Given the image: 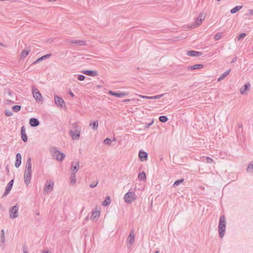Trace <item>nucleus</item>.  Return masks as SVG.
Masks as SVG:
<instances>
[{
    "label": "nucleus",
    "mask_w": 253,
    "mask_h": 253,
    "mask_svg": "<svg viewBox=\"0 0 253 253\" xmlns=\"http://www.w3.org/2000/svg\"><path fill=\"white\" fill-rule=\"evenodd\" d=\"M24 176V182L26 185H28L31 182L32 176V163L31 158H28L27 159Z\"/></svg>",
    "instance_id": "obj_1"
},
{
    "label": "nucleus",
    "mask_w": 253,
    "mask_h": 253,
    "mask_svg": "<svg viewBox=\"0 0 253 253\" xmlns=\"http://www.w3.org/2000/svg\"><path fill=\"white\" fill-rule=\"evenodd\" d=\"M72 126L73 130H70V135L73 140H78L80 138L82 126L76 123L73 124Z\"/></svg>",
    "instance_id": "obj_2"
},
{
    "label": "nucleus",
    "mask_w": 253,
    "mask_h": 253,
    "mask_svg": "<svg viewBox=\"0 0 253 253\" xmlns=\"http://www.w3.org/2000/svg\"><path fill=\"white\" fill-rule=\"evenodd\" d=\"M226 229L225 217L224 215L220 216L218 225V232L220 238H222L224 234Z\"/></svg>",
    "instance_id": "obj_3"
},
{
    "label": "nucleus",
    "mask_w": 253,
    "mask_h": 253,
    "mask_svg": "<svg viewBox=\"0 0 253 253\" xmlns=\"http://www.w3.org/2000/svg\"><path fill=\"white\" fill-rule=\"evenodd\" d=\"M51 153L53 158L59 162L62 161L65 157L64 153L58 151L55 147L51 150Z\"/></svg>",
    "instance_id": "obj_4"
},
{
    "label": "nucleus",
    "mask_w": 253,
    "mask_h": 253,
    "mask_svg": "<svg viewBox=\"0 0 253 253\" xmlns=\"http://www.w3.org/2000/svg\"><path fill=\"white\" fill-rule=\"evenodd\" d=\"M136 199V195L134 192L129 191L124 196V200L126 203H131Z\"/></svg>",
    "instance_id": "obj_5"
},
{
    "label": "nucleus",
    "mask_w": 253,
    "mask_h": 253,
    "mask_svg": "<svg viewBox=\"0 0 253 253\" xmlns=\"http://www.w3.org/2000/svg\"><path fill=\"white\" fill-rule=\"evenodd\" d=\"M32 93L33 97L37 102H40L42 101L43 99L42 95L39 90L36 87H32Z\"/></svg>",
    "instance_id": "obj_6"
},
{
    "label": "nucleus",
    "mask_w": 253,
    "mask_h": 253,
    "mask_svg": "<svg viewBox=\"0 0 253 253\" xmlns=\"http://www.w3.org/2000/svg\"><path fill=\"white\" fill-rule=\"evenodd\" d=\"M205 16L204 15V13H200L198 17L196 19L195 23L191 25L190 26V28H195L197 26L200 25L202 24L203 20L205 19Z\"/></svg>",
    "instance_id": "obj_7"
},
{
    "label": "nucleus",
    "mask_w": 253,
    "mask_h": 253,
    "mask_svg": "<svg viewBox=\"0 0 253 253\" xmlns=\"http://www.w3.org/2000/svg\"><path fill=\"white\" fill-rule=\"evenodd\" d=\"M19 209V206L18 205H16L12 207L9 210V216L12 219L18 217V211Z\"/></svg>",
    "instance_id": "obj_8"
},
{
    "label": "nucleus",
    "mask_w": 253,
    "mask_h": 253,
    "mask_svg": "<svg viewBox=\"0 0 253 253\" xmlns=\"http://www.w3.org/2000/svg\"><path fill=\"white\" fill-rule=\"evenodd\" d=\"M80 167V163L78 161H74L71 164V173L76 174Z\"/></svg>",
    "instance_id": "obj_9"
},
{
    "label": "nucleus",
    "mask_w": 253,
    "mask_h": 253,
    "mask_svg": "<svg viewBox=\"0 0 253 253\" xmlns=\"http://www.w3.org/2000/svg\"><path fill=\"white\" fill-rule=\"evenodd\" d=\"M54 101L57 106L61 107H62L63 105L65 104L64 100L61 97L57 95H54Z\"/></svg>",
    "instance_id": "obj_10"
},
{
    "label": "nucleus",
    "mask_w": 253,
    "mask_h": 253,
    "mask_svg": "<svg viewBox=\"0 0 253 253\" xmlns=\"http://www.w3.org/2000/svg\"><path fill=\"white\" fill-rule=\"evenodd\" d=\"M109 94L112 96L117 97H122L126 96L128 95L127 92H120V91L114 92V91H111V90L109 91Z\"/></svg>",
    "instance_id": "obj_11"
},
{
    "label": "nucleus",
    "mask_w": 253,
    "mask_h": 253,
    "mask_svg": "<svg viewBox=\"0 0 253 253\" xmlns=\"http://www.w3.org/2000/svg\"><path fill=\"white\" fill-rule=\"evenodd\" d=\"M14 183V179L11 180L5 188V192L3 194V196H6L7 194H8L12 189Z\"/></svg>",
    "instance_id": "obj_12"
},
{
    "label": "nucleus",
    "mask_w": 253,
    "mask_h": 253,
    "mask_svg": "<svg viewBox=\"0 0 253 253\" xmlns=\"http://www.w3.org/2000/svg\"><path fill=\"white\" fill-rule=\"evenodd\" d=\"M54 182L52 180L47 181L44 187V192H48V191H52L53 189Z\"/></svg>",
    "instance_id": "obj_13"
},
{
    "label": "nucleus",
    "mask_w": 253,
    "mask_h": 253,
    "mask_svg": "<svg viewBox=\"0 0 253 253\" xmlns=\"http://www.w3.org/2000/svg\"><path fill=\"white\" fill-rule=\"evenodd\" d=\"M29 124L32 127H37L40 125V121L36 118H32L29 120Z\"/></svg>",
    "instance_id": "obj_14"
},
{
    "label": "nucleus",
    "mask_w": 253,
    "mask_h": 253,
    "mask_svg": "<svg viewBox=\"0 0 253 253\" xmlns=\"http://www.w3.org/2000/svg\"><path fill=\"white\" fill-rule=\"evenodd\" d=\"M21 134L22 140L26 142L28 140V136L26 133V129L24 126H22L21 128Z\"/></svg>",
    "instance_id": "obj_15"
},
{
    "label": "nucleus",
    "mask_w": 253,
    "mask_h": 253,
    "mask_svg": "<svg viewBox=\"0 0 253 253\" xmlns=\"http://www.w3.org/2000/svg\"><path fill=\"white\" fill-rule=\"evenodd\" d=\"M127 245L131 246L134 242V234L133 233V231L132 230L127 238Z\"/></svg>",
    "instance_id": "obj_16"
},
{
    "label": "nucleus",
    "mask_w": 253,
    "mask_h": 253,
    "mask_svg": "<svg viewBox=\"0 0 253 253\" xmlns=\"http://www.w3.org/2000/svg\"><path fill=\"white\" fill-rule=\"evenodd\" d=\"M139 158L141 161H145L148 158V154L142 150H140L139 152Z\"/></svg>",
    "instance_id": "obj_17"
},
{
    "label": "nucleus",
    "mask_w": 253,
    "mask_h": 253,
    "mask_svg": "<svg viewBox=\"0 0 253 253\" xmlns=\"http://www.w3.org/2000/svg\"><path fill=\"white\" fill-rule=\"evenodd\" d=\"M187 55L192 57H197L202 55V53L201 52L195 50H189L187 51Z\"/></svg>",
    "instance_id": "obj_18"
},
{
    "label": "nucleus",
    "mask_w": 253,
    "mask_h": 253,
    "mask_svg": "<svg viewBox=\"0 0 253 253\" xmlns=\"http://www.w3.org/2000/svg\"><path fill=\"white\" fill-rule=\"evenodd\" d=\"M82 73L86 75L94 77L97 75V72L93 70H83L82 71Z\"/></svg>",
    "instance_id": "obj_19"
},
{
    "label": "nucleus",
    "mask_w": 253,
    "mask_h": 253,
    "mask_svg": "<svg viewBox=\"0 0 253 253\" xmlns=\"http://www.w3.org/2000/svg\"><path fill=\"white\" fill-rule=\"evenodd\" d=\"M21 155L19 153H18L16 155V162L15 163V166L16 168L20 167L21 164Z\"/></svg>",
    "instance_id": "obj_20"
},
{
    "label": "nucleus",
    "mask_w": 253,
    "mask_h": 253,
    "mask_svg": "<svg viewBox=\"0 0 253 253\" xmlns=\"http://www.w3.org/2000/svg\"><path fill=\"white\" fill-rule=\"evenodd\" d=\"M204 67V65L203 64H195L194 65L191 66H188L187 67V70H196V69H200L201 68H203Z\"/></svg>",
    "instance_id": "obj_21"
},
{
    "label": "nucleus",
    "mask_w": 253,
    "mask_h": 253,
    "mask_svg": "<svg viewBox=\"0 0 253 253\" xmlns=\"http://www.w3.org/2000/svg\"><path fill=\"white\" fill-rule=\"evenodd\" d=\"M0 240V246L2 247V249H4V244L5 243V235H4V231L3 229L1 230Z\"/></svg>",
    "instance_id": "obj_22"
},
{
    "label": "nucleus",
    "mask_w": 253,
    "mask_h": 253,
    "mask_svg": "<svg viewBox=\"0 0 253 253\" xmlns=\"http://www.w3.org/2000/svg\"><path fill=\"white\" fill-rule=\"evenodd\" d=\"M251 85L250 84V83H246L240 89V93L241 94H244L245 92L246 91V90H248L249 89V88L250 87Z\"/></svg>",
    "instance_id": "obj_23"
},
{
    "label": "nucleus",
    "mask_w": 253,
    "mask_h": 253,
    "mask_svg": "<svg viewBox=\"0 0 253 253\" xmlns=\"http://www.w3.org/2000/svg\"><path fill=\"white\" fill-rule=\"evenodd\" d=\"M51 56V54H45L44 55H43L42 56V57H41L40 58H39L38 59H37L36 61H35L32 64H36L38 63H39V62L44 60V59H45L46 58H48L49 57H50Z\"/></svg>",
    "instance_id": "obj_24"
},
{
    "label": "nucleus",
    "mask_w": 253,
    "mask_h": 253,
    "mask_svg": "<svg viewBox=\"0 0 253 253\" xmlns=\"http://www.w3.org/2000/svg\"><path fill=\"white\" fill-rule=\"evenodd\" d=\"M89 126L91 127L92 129H93L94 130H97V128H98V120L94 121H93V122H92L91 121L90 124H89Z\"/></svg>",
    "instance_id": "obj_25"
},
{
    "label": "nucleus",
    "mask_w": 253,
    "mask_h": 253,
    "mask_svg": "<svg viewBox=\"0 0 253 253\" xmlns=\"http://www.w3.org/2000/svg\"><path fill=\"white\" fill-rule=\"evenodd\" d=\"M100 215V212L98 211H94L92 212L91 216V219L92 220H96L97 219L98 217Z\"/></svg>",
    "instance_id": "obj_26"
},
{
    "label": "nucleus",
    "mask_w": 253,
    "mask_h": 253,
    "mask_svg": "<svg viewBox=\"0 0 253 253\" xmlns=\"http://www.w3.org/2000/svg\"><path fill=\"white\" fill-rule=\"evenodd\" d=\"M71 43L77 44L78 45H84L85 44L86 42L82 40H73L70 41Z\"/></svg>",
    "instance_id": "obj_27"
},
{
    "label": "nucleus",
    "mask_w": 253,
    "mask_h": 253,
    "mask_svg": "<svg viewBox=\"0 0 253 253\" xmlns=\"http://www.w3.org/2000/svg\"><path fill=\"white\" fill-rule=\"evenodd\" d=\"M111 200L109 196H107L104 201L102 202V206L104 207H106L109 205L111 204Z\"/></svg>",
    "instance_id": "obj_28"
},
{
    "label": "nucleus",
    "mask_w": 253,
    "mask_h": 253,
    "mask_svg": "<svg viewBox=\"0 0 253 253\" xmlns=\"http://www.w3.org/2000/svg\"><path fill=\"white\" fill-rule=\"evenodd\" d=\"M243 6L241 5H237L234 7L233 8L231 9L230 12L232 14H234L239 11L240 9L242 8Z\"/></svg>",
    "instance_id": "obj_29"
},
{
    "label": "nucleus",
    "mask_w": 253,
    "mask_h": 253,
    "mask_svg": "<svg viewBox=\"0 0 253 253\" xmlns=\"http://www.w3.org/2000/svg\"><path fill=\"white\" fill-rule=\"evenodd\" d=\"M231 70L229 69L225 71L217 80V81H220L224 79L227 75H228L230 72Z\"/></svg>",
    "instance_id": "obj_30"
},
{
    "label": "nucleus",
    "mask_w": 253,
    "mask_h": 253,
    "mask_svg": "<svg viewBox=\"0 0 253 253\" xmlns=\"http://www.w3.org/2000/svg\"><path fill=\"white\" fill-rule=\"evenodd\" d=\"M29 51L27 49H24L22 51V52L20 53V58H25L29 54Z\"/></svg>",
    "instance_id": "obj_31"
},
{
    "label": "nucleus",
    "mask_w": 253,
    "mask_h": 253,
    "mask_svg": "<svg viewBox=\"0 0 253 253\" xmlns=\"http://www.w3.org/2000/svg\"><path fill=\"white\" fill-rule=\"evenodd\" d=\"M138 178L140 180H144L146 179V174L144 171L139 173Z\"/></svg>",
    "instance_id": "obj_32"
},
{
    "label": "nucleus",
    "mask_w": 253,
    "mask_h": 253,
    "mask_svg": "<svg viewBox=\"0 0 253 253\" xmlns=\"http://www.w3.org/2000/svg\"><path fill=\"white\" fill-rule=\"evenodd\" d=\"M21 109V106L20 105H14L12 107V110L14 112H17L19 111Z\"/></svg>",
    "instance_id": "obj_33"
},
{
    "label": "nucleus",
    "mask_w": 253,
    "mask_h": 253,
    "mask_svg": "<svg viewBox=\"0 0 253 253\" xmlns=\"http://www.w3.org/2000/svg\"><path fill=\"white\" fill-rule=\"evenodd\" d=\"M159 120L162 123H166L168 121V118L166 116H161L159 117Z\"/></svg>",
    "instance_id": "obj_34"
},
{
    "label": "nucleus",
    "mask_w": 253,
    "mask_h": 253,
    "mask_svg": "<svg viewBox=\"0 0 253 253\" xmlns=\"http://www.w3.org/2000/svg\"><path fill=\"white\" fill-rule=\"evenodd\" d=\"M76 182V174L71 173V184H74Z\"/></svg>",
    "instance_id": "obj_35"
},
{
    "label": "nucleus",
    "mask_w": 253,
    "mask_h": 253,
    "mask_svg": "<svg viewBox=\"0 0 253 253\" xmlns=\"http://www.w3.org/2000/svg\"><path fill=\"white\" fill-rule=\"evenodd\" d=\"M252 170H253V161L249 164L247 168V171L248 172L251 171Z\"/></svg>",
    "instance_id": "obj_36"
},
{
    "label": "nucleus",
    "mask_w": 253,
    "mask_h": 253,
    "mask_svg": "<svg viewBox=\"0 0 253 253\" xmlns=\"http://www.w3.org/2000/svg\"><path fill=\"white\" fill-rule=\"evenodd\" d=\"M183 181H184V179L183 178L176 180L173 184V187H175V186L179 185L180 184L182 183L183 182Z\"/></svg>",
    "instance_id": "obj_37"
},
{
    "label": "nucleus",
    "mask_w": 253,
    "mask_h": 253,
    "mask_svg": "<svg viewBox=\"0 0 253 253\" xmlns=\"http://www.w3.org/2000/svg\"><path fill=\"white\" fill-rule=\"evenodd\" d=\"M139 101V100L138 99H126L124 100L123 101V102H127L132 101L133 102L137 103Z\"/></svg>",
    "instance_id": "obj_38"
},
{
    "label": "nucleus",
    "mask_w": 253,
    "mask_h": 253,
    "mask_svg": "<svg viewBox=\"0 0 253 253\" xmlns=\"http://www.w3.org/2000/svg\"><path fill=\"white\" fill-rule=\"evenodd\" d=\"M205 161L209 164L212 163L213 162V160L210 157H206Z\"/></svg>",
    "instance_id": "obj_39"
},
{
    "label": "nucleus",
    "mask_w": 253,
    "mask_h": 253,
    "mask_svg": "<svg viewBox=\"0 0 253 253\" xmlns=\"http://www.w3.org/2000/svg\"><path fill=\"white\" fill-rule=\"evenodd\" d=\"M5 115L7 117L11 116L13 114L12 112L8 109H6L4 112Z\"/></svg>",
    "instance_id": "obj_40"
},
{
    "label": "nucleus",
    "mask_w": 253,
    "mask_h": 253,
    "mask_svg": "<svg viewBox=\"0 0 253 253\" xmlns=\"http://www.w3.org/2000/svg\"><path fill=\"white\" fill-rule=\"evenodd\" d=\"M247 36L246 34V33H242L241 34H240L238 37H237V39H238V41H240V40H242L243 39H244L246 36Z\"/></svg>",
    "instance_id": "obj_41"
},
{
    "label": "nucleus",
    "mask_w": 253,
    "mask_h": 253,
    "mask_svg": "<svg viewBox=\"0 0 253 253\" xmlns=\"http://www.w3.org/2000/svg\"><path fill=\"white\" fill-rule=\"evenodd\" d=\"M103 142L105 144L109 145H110L111 144L112 141H111V140L110 138H107L105 139V140H104Z\"/></svg>",
    "instance_id": "obj_42"
},
{
    "label": "nucleus",
    "mask_w": 253,
    "mask_h": 253,
    "mask_svg": "<svg viewBox=\"0 0 253 253\" xmlns=\"http://www.w3.org/2000/svg\"><path fill=\"white\" fill-rule=\"evenodd\" d=\"M222 37V34L221 33H217L215 36H214V39L215 40H219V39H221V38Z\"/></svg>",
    "instance_id": "obj_43"
},
{
    "label": "nucleus",
    "mask_w": 253,
    "mask_h": 253,
    "mask_svg": "<svg viewBox=\"0 0 253 253\" xmlns=\"http://www.w3.org/2000/svg\"><path fill=\"white\" fill-rule=\"evenodd\" d=\"M77 78L79 81H83L85 79V77L83 75H78Z\"/></svg>",
    "instance_id": "obj_44"
},
{
    "label": "nucleus",
    "mask_w": 253,
    "mask_h": 253,
    "mask_svg": "<svg viewBox=\"0 0 253 253\" xmlns=\"http://www.w3.org/2000/svg\"><path fill=\"white\" fill-rule=\"evenodd\" d=\"M154 123V120H152V121L149 123H146L145 125V128H149Z\"/></svg>",
    "instance_id": "obj_45"
},
{
    "label": "nucleus",
    "mask_w": 253,
    "mask_h": 253,
    "mask_svg": "<svg viewBox=\"0 0 253 253\" xmlns=\"http://www.w3.org/2000/svg\"><path fill=\"white\" fill-rule=\"evenodd\" d=\"M249 12L248 13H246L245 15L247 16H250L253 15V9H249L248 10Z\"/></svg>",
    "instance_id": "obj_46"
},
{
    "label": "nucleus",
    "mask_w": 253,
    "mask_h": 253,
    "mask_svg": "<svg viewBox=\"0 0 253 253\" xmlns=\"http://www.w3.org/2000/svg\"><path fill=\"white\" fill-rule=\"evenodd\" d=\"M98 183V182L96 181L95 183H92L90 184L89 186L90 188H93L97 185Z\"/></svg>",
    "instance_id": "obj_47"
},
{
    "label": "nucleus",
    "mask_w": 253,
    "mask_h": 253,
    "mask_svg": "<svg viewBox=\"0 0 253 253\" xmlns=\"http://www.w3.org/2000/svg\"><path fill=\"white\" fill-rule=\"evenodd\" d=\"M23 253H29L27 247L26 245L23 246Z\"/></svg>",
    "instance_id": "obj_48"
},
{
    "label": "nucleus",
    "mask_w": 253,
    "mask_h": 253,
    "mask_svg": "<svg viewBox=\"0 0 253 253\" xmlns=\"http://www.w3.org/2000/svg\"><path fill=\"white\" fill-rule=\"evenodd\" d=\"M68 94L72 97H75V94L73 93V92L71 90H69L68 92Z\"/></svg>",
    "instance_id": "obj_49"
},
{
    "label": "nucleus",
    "mask_w": 253,
    "mask_h": 253,
    "mask_svg": "<svg viewBox=\"0 0 253 253\" xmlns=\"http://www.w3.org/2000/svg\"><path fill=\"white\" fill-rule=\"evenodd\" d=\"M165 94H161L159 95H155L156 96V99L160 98L162 97H163L164 95Z\"/></svg>",
    "instance_id": "obj_50"
},
{
    "label": "nucleus",
    "mask_w": 253,
    "mask_h": 253,
    "mask_svg": "<svg viewBox=\"0 0 253 253\" xmlns=\"http://www.w3.org/2000/svg\"><path fill=\"white\" fill-rule=\"evenodd\" d=\"M138 96L142 98L148 99V96H145L142 95H138Z\"/></svg>",
    "instance_id": "obj_51"
},
{
    "label": "nucleus",
    "mask_w": 253,
    "mask_h": 253,
    "mask_svg": "<svg viewBox=\"0 0 253 253\" xmlns=\"http://www.w3.org/2000/svg\"><path fill=\"white\" fill-rule=\"evenodd\" d=\"M148 99H156V96H148Z\"/></svg>",
    "instance_id": "obj_52"
},
{
    "label": "nucleus",
    "mask_w": 253,
    "mask_h": 253,
    "mask_svg": "<svg viewBox=\"0 0 253 253\" xmlns=\"http://www.w3.org/2000/svg\"><path fill=\"white\" fill-rule=\"evenodd\" d=\"M237 60V57H235L231 61V63H234Z\"/></svg>",
    "instance_id": "obj_53"
},
{
    "label": "nucleus",
    "mask_w": 253,
    "mask_h": 253,
    "mask_svg": "<svg viewBox=\"0 0 253 253\" xmlns=\"http://www.w3.org/2000/svg\"><path fill=\"white\" fill-rule=\"evenodd\" d=\"M88 220V216H87V217H86L84 218V222L85 223V222H86Z\"/></svg>",
    "instance_id": "obj_54"
},
{
    "label": "nucleus",
    "mask_w": 253,
    "mask_h": 253,
    "mask_svg": "<svg viewBox=\"0 0 253 253\" xmlns=\"http://www.w3.org/2000/svg\"><path fill=\"white\" fill-rule=\"evenodd\" d=\"M42 253H50L48 251H44Z\"/></svg>",
    "instance_id": "obj_55"
},
{
    "label": "nucleus",
    "mask_w": 253,
    "mask_h": 253,
    "mask_svg": "<svg viewBox=\"0 0 253 253\" xmlns=\"http://www.w3.org/2000/svg\"><path fill=\"white\" fill-rule=\"evenodd\" d=\"M36 213H37V215H39L40 214V212L39 211H37Z\"/></svg>",
    "instance_id": "obj_56"
},
{
    "label": "nucleus",
    "mask_w": 253,
    "mask_h": 253,
    "mask_svg": "<svg viewBox=\"0 0 253 253\" xmlns=\"http://www.w3.org/2000/svg\"><path fill=\"white\" fill-rule=\"evenodd\" d=\"M160 253V252H159V251H157L156 252H155V253Z\"/></svg>",
    "instance_id": "obj_57"
},
{
    "label": "nucleus",
    "mask_w": 253,
    "mask_h": 253,
    "mask_svg": "<svg viewBox=\"0 0 253 253\" xmlns=\"http://www.w3.org/2000/svg\"><path fill=\"white\" fill-rule=\"evenodd\" d=\"M55 0H48L49 1H55Z\"/></svg>",
    "instance_id": "obj_58"
},
{
    "label": "nucleus",
    "mask_w": 253,
    "mask_h": 253,
    "mask_svg": "<svg viewBox=\"0 0 253 253\" xmlns=\"http://www.w3.org/2000/svg\"><path fill=\"white\" fill-rule=\"evenodd\" d=\"M242 124H241V125H240V126H239V127H242Z\"/></svg>",
    "instance_id": "obj_59"
},
{
    "label": "nucleus",
    "mask_w": 253,
    "mask_h": 253,
    "mask_svg": "<svg viewBox=\"0 0 253 253\" xmlns=\"http://www.w3.org/2000/svg\"><path fill=\"white\" fill-rule=\"evenodd\" d=\"M2 45V43L0 42V45Z\"/></svg>",
    "instance_id": "obj_60"
}]
</instances>
